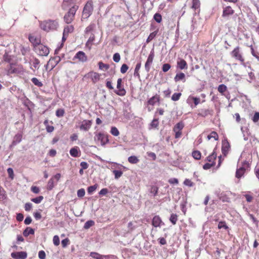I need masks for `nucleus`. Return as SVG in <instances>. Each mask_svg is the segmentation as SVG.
Wrapping results in <instances>:
<instances>
[{
  "label": "nucleus",
  "mask_w": 259,
  "mask_h": 259,
  "mask_svg": "<svg viewBox=\"0 0 259 259\" xmlns=\"http://www.w3.org/2000/svg\"><path fill=\"white\" fill-rule=\"evenodd\" d=\"M29 40L30 41L33 42L34 40L35 46L34 51L39 56H47L50 52L49 48L42 45L39 44V40L34 39L33 36L29 37Z\"/></svg>",
  "instance_id": "obj_1"
},
{
  "label": "nucleus",
  "mask_w": 259,
  "mask_h": 259,
  "mask_svg": "<svg viewBox=\"0 0 259 259\" xmlns=\"http://www.w3.org/2000/svg\"><path fill=\"white\" fill-rule=\"evenodd\" d=\"M39 26L41 29L49 32L57 30L59 26V24L56 20L49 19L39 22Z\"/></svg>",
  "instance_id": "obj_2"
},
{
  "label": "nucleus",
  "mask_w": 259,
  "mask_h": 259,
  "mask_svg": "<svg viewBox=\"0 0 259 259\" xmlns=\"http://www.w3.org/2000/svg\"><path fill=\"white\" fill-rule=\"evenodd\" d=\"M93 9V2L92 1H88L83 8L82 14V19H88L92 15Z\"/></svg>",
  "instance_id": "obj_3"
},
{
  "label": "nucleus",
  "mask_w": 259,
  "mask_h": 259,
  "mask_svg": "<svg viewBox=\"0 0 259 259\" xmlns=\"http://www.w3.org/2000/svg\"><path fill=\"white\" fill-rule=\"evenodd\" d=\"M78 8L77 6L73 5L69 9L68 13L64 16V19L67 23H70L72 21Z\"/></svg>",
  "instance_id": "obj_4"
},
{
  "label": "nucleus",
  "mask_w": 259,
  "mask_h": 259,
  "mask_svg": "<svg viewBox=\"0 0 259 259\" xmlns=\"http://www.w3.org/2000/svg\"><path fill=\"white\" fill-rule=\"evenodd\" d=\"M241 163L242 166L238 168L236 172V177L238 179L241 178L243 176L245 171L249 166V162L246 160L242 162Z\"/></svg>",
  "instance_id": "obj_5"
},
{
  "label": "nucleus",
  "mask_w": 259,
  "mask_h": 259,
  "mask_svg": "<svg viewBox=\"0 0 259 259\" xmlns=\"http://www.w3.org/2000/svg\"><path fill=\"white\" fill-rule=\"evenodd\" d=\"M232 57L235 58L236 59L239 60L241 64L244 65V59L242 56V54L240 51L239 47H236L231 53Z\"/></svg>",
  "instance_id": "obj_6"
},
{
  "label": "nucleus",
  "mask_w": 259,
  "mask_h": 259,
  "mask_svg": "<svg viewBox=\"0 0 259 259\" xmlns=\"http://www.w3.org/2000/svg\"><path fill=\"white\" fill-rule=\"evenodd\" d=\"M95 139L100 141L102 146L105 145L109 141L108 136L102 133L96 134L95 136Z\"/></svg>",
  "instance_id": "obj_7"
},
{
  "label": "nucleus",
  "mask_w": 259,
  "mask_h": 259,
  "mask_svg": "<svg viewBox=\"0 0 259 259\" xmlns=\"http://www.w3.org/2000/svg\"><path fill=\"white\" fill-rule=\"evenodd\" d=\"M101 75L95 72L91 71L88 73H87L84 76V77L86 78H90L91 79L92 81L94 83H96L98 82L100 78Z\"/></svg>",
  "instance_id": "obj_8"
},
{
  "label": "nucleus",
  "mask_w": 259,
  "mask_h": 259,
  "mask_svg": "<svg viewBox=\"0 0 259 259\" xmlns=\"http://www.w3.org/2000/svg\"><path fill=\"white\" fill-rule=\"evenodd\" d=\"M90 255L95 259H113L115 257L113 255H102L96 252H91Z\"/></svg>",
  "instance_id": "obj_9"
},
{
  "label": "nucleus",
  "mask_w": 259,
  "mask_h": 259,
  "mask_svg": "<svg viewBox=\"0 0 259 259\" xmlns=\"http://www.w3.org/2000/svg\"><path fill=\"white\" fill-rule=\"evenodd\" d=\"M92 122L90 120H83L80 123L79 129L83 131H88L92 126Z\"/></svg>",
  "instance_id": "obj_10"
},
{
  "label": "nucleus",
  "mask_w": 259,
  "mask_h": 259,
  "mask_svg": "<svg viewBox=\"0 0 259 259\" xmlns=\"http://www.w3.org/2000/svg\"><path fill=\"white\" fill-rule=\"evenodd\" d=\"M75 59H77L79 62L84 63L87 61L88 57L83 52L79 51L73 57V60H75Z\"/></svg>",
  "instance_id": "obj_11"
},
{
  "label": "nucleus",
  "mask_w": 259,
  "mask_h": 259,
  "mask_svg": "<svg viewBox=\"0 0 259 259\" xmlns=\"http://www.w3.org/2000/svg\"><path fill=\"white\" fill-rule=\"evenodd\" d=\"M121 82H122V79L120 78H118L117 79V91L116 92V93L119 96H124V95H125L126 92L124 89L121 88Z\"/></svg>",
  "instance_id": "obj_12"
},
{
  "label": "nucleus",
  "mask_w": 259,
  "mask_h": 259,
  "mask_svg": "<svg viewBox=\"0 0 259 259\" xmlns=\"http://www.w3.org/2000/svg\"><path fill=\"white\" fill-rule=\"evenodd\" d=\"M11 256L15 259H25L27 257V253L24 251L12 252Z\"/></svg>",
  "instance_id": "obj_13"
},
{
  "label": "nucleus",
  "mask_w": 259,
  "mask_h": 259,
  "mask_svg": "<svg viewBox=\"0 0 259 259\" xmlns=\"http://www.w3.org/2000/svg\"><path fill=\"white\" fill-rule=\"evenodd\" d=\"M152 224L154 227H160L161 226L164 225V223L158 215H155L153 217Z\"/></svg>",
  "instance_id": "obj_14"
},
{
  "label": "nucleus",
  "mask_w": 259,
  "mask_h": 259,
  "mask_svg": "<svg viewBox=\"0 0 259 259\" xmlns=\"http://www.w3.org/2000/svg\"><path fill=\"white\" fill-rule=\"evenodd\" d=\"M76 1L77 0H65L62 3V7L64 10H66L70 7L71 8L73 5H76Z\"/></svg>",
  "instance_id": "obj_15"
},
{
  "label": "nucleus",
  "mask_w": 259,
  "mask_h": 259,
  "mask_svg": "<svg viewBox=\"0 0 259 259\" xmlns=\"http://www.w3.org/2000/svg\"><path fill=\"white\" fill-rule=\"evenodd\" d=\"M230 149V145L227 140L222 141V151L224 155H226Z\"/></svg>",
  "instance_id": "obj_16"
},
{
  "label": "nucleus",
  "mask_w": 259,
  "mask_h": 259,
  "mask_svg": "<svg viewBox=\"0 0 259 259\" xmlns=\"http://www.w3.org/2000/svg\"><path fill=\"white\" fill-rule=\"evenodd\" d=\"M22 138V134L21 133H18L16 134L14 137L13 141L12 142L11 146H14L16 145L17 144L19 143Z\"/></svg>",
  "instance_id": "obj_17"
},
{
  "label": "nucleus",
  "mask_w": 259,
  "mask_h": 259,
  "mask_svg": "<svg viewBox=\"0 0 259 259\" xmlns=\"http://www.w3.org/2000/svg\"><path fill=\"white\" fill-rule=\"evenodd\" d=\"M95 36L94 33H92L90 37L89 38L88 41L85 44V46L87 47L89 50H91L92 48V46L93 44V42L95 40Z\"/></svg>",
  "instance_id": "obj_18"
},
{
  "label": "nucleus",
  "mask_w": 259,
  "mask_h": 259,
  "mask_svg": "<svg viewBox=\"0 0 259 259\" xmlns=\"http://www.w3.org/2000/svg\"><path fill=\"white\" fill-rule=\"evenodd\" d=\"M177 68L181 70L187 68V62L183 59H180L177 61Z\"/></svg>",
  "instance_id": "obj_19"
},
{
  "label": "nucleus",
  "mask_w": 259,
  "mask_h": 259,
  "mask_svg": "<svg viewBox=\"0 0 259 259\" xmlns=\"http://www.w3.org/2000/svg\"><path fill=\"white\" fill-rule=\"evenodd\" d=\"M234 13L233 10L231 7L228 6L225 7L223 10V16L226 17L233 14Z\"/></svg>",
  "instance_id": "obj_20"
},
{
  "label": "nucleus",
  "mask_w": 259,
  "mask_h": 259,
  "mask_svg": "<svg viewBox=\"0 0 259 259\" xmlns=\"http://www.w3.org/2000/svg\"><path fill=\"white\" fill-rule=\"evenodd\" d=\"M79 150L78 147H74L70 150V154L74 157H78L80 155L79 154Z\"/></svg>",
  "instance_id": "obj_21"
},
{
  "label": "nucleus",
  "mask_w": 259,
  "mask_h": 259,
  "mask_svg": "<svg viewBox=\"0 0 259 259\" xmlns=\"http://www.w3.org/2000/svg\"><path fill=\"white\" fill-rule=\"evenodd\" d=\"M123 169H114L112 170V172L114 175V178L116 180H118L123 175Z\"/></svg>",
  "instance_id": "obj_22"
},
{
  "label": "nucleus",
  "mask_w": 259,
  "mask_h": 259,
  "mask_svg": "<svg viewBox=\"0 0 259 259\" xmlns=\"http://www.w3.org/2000/svg\"><path fill=\"white\" fill-rule=\"evenodd\" d=\"M175 81L176 82L182 80L183 82L185 81V75L184 73L181 72L179 73H177L176 75L174 78Z\"/></svg>",
  "instance_id": "obj_23"
},
{
  "label": "nucleus",
  "mask_w": 259,
  "mask_h": 259,
  "mask_svg": "<svg viewBox=\"0 0 259 259\" xmlns=\"http://www.w3.org/2000/svg\"><path fill=\"white\" fill-rule=\"evenodd\" d=\"M111 163V169L113 170L118 169H125V167L122 165L114 162H109Z\"/></svg>",
  "instance_id": "obj_24"
},
{
  "label": "nucleus",
  "mask_w": 259,
  "mask_h": 259,
  "mask_svg": "<svg viewBox=\"0 0 259 259\" xmlns=\"http://www.w3.org/2000/svg\"><path fill=\"white\" fill-rule=\"evenodd\" d=\"M23 234L24 236L27 237L29 235H33L34 234V230L30 227H27L23 231Z\"/></svg>",
  "instance_id": "obj_25"
},
{
  "label": "nucleus",
  "mask_w": 259,
  "mask_h": 259,
  "mask_svg": "<svg viewBox=\"0 0 259 259\" xmlns=\"http://www.w3.org/2000/svg\"><path fill=\"white\" fill-rule=\"evenodd\" d=\"M96 25L94 23L90 24L85 29L84 32L85 34H88L90 32H92L95 29Z\"/></svg>",
  "instance_id": "obj_26"
},
{
  "label": "nucleus",
  "mask_w": 259,
  "mask_h": 259,
  "mask_svg": "<svg viewBox=\"0 0 259 259\" xmlns=\"http://www.w3.org/2000/svg\"><path fill=\"white\" fill-rule=\"evenodd\" d=\"M73 27L72 25L67 26L64 29V35H67L69 33L73 31Z\"/></svg>",
  "instance_id": "obj_27"
},
{
  "label": "nucleus",
  "mask_w": 259,
  "mask_h": 259,
  "mask_svg": "<svg viewBox=\"0 0 259 259\" xmlns=\"http://www.w3.org/2000/svg\"><path fill=\"white\" fill-rule=\"evenodd\" d=\"M158 191V188L155 185H153L151 186L150 189V193L152 194V195L154 196H155L157 195Z\"/></svg>",
  "instance_id": "obj_28"
},
{
  "label": "nucleus",
  "mask_w": 259,
  "mask_h": 259,
  "mask_svg": "<svg viewBox=\"0 0 259 259\" xmlns=\"http://www.w3.org/2000/svg\"><path fill=\"white\" fill-rule=\"evenodd\" d=\"M216 157L217 154L214 152H213L211 155H209L207 157V159L209 162H211V163H213V164H214V161Z\"/></svg>",
  "instance_id": "obj_29"
},
{
  "label": "nucleus",
  "mask_w": 259,
  "mask_h": 259,
  "mask_svg": "<svg viewBox=\"0 0 259 259\" xmlns=\"http://www.w3.org/2000/svg\"><path fill=\"white\" fill-rule=\"evenodd\" d=\"M128 161L132 164H136L139 161V160L135 156H131L128 158Z\"/></svg>",
  "instance_id": "obj_30"
},
{
  "label": "nucleus",
  "mask_w": 259,
  "mask_h": 259,
  "mask_svg": "<svg viewBox=\"0 0 259 259\" xmlns=\"http://www.w3.org/2000/svg\"><path fill=\"white\" fill-rule=\"evenodd\" d=\"M227 88L226 85L224 84L219 85L218 88V91L222 95H224V93L227 91Z\"/></svg>",
  "instance_id": "obj_31"
},
{
  "label": "nucleus",
  "mask_w": 259,
  "mask_h": 259,
  "mask_svg": "<svg viewBox=\"0 0 259 259\" xmlns=\"http://www.w3.org/2000/svg\"><path fill=\"white\" fill-rule=\"evenodd\" d=\"M95 225V222L93 220H89L87 221L83 226L84 229H88L90 227L93 226Z\"/></svg>",
  "instance_id": "obj_32"
},
{
  "label": "nucleus",
  "mask_w": 259,
  "mask_h": 259,
  "mask_svg": "<svg viewBox=\"0 0 259 259\" xmlns=\"http://www.w3.org/2000/svg\"><path fill=\"white\" fill-rule=\"evenodd\" d=\"M99 69L102 70H107L109 68V66L108 64L103 63L102 62H99L98 63Z\"/></svg>",
  "instance_id": "obj_33"
},
{
  "label": "nucleus",
  "mask_w": 259,
  "mask_h": 259,
  "mask_svg": "<svg viewBox=\"0 0 259 259\" xmlns=\"http://www.w3.org/2000/svg\"><path fill=\"white\" fill-rule=\"evenodd\" d=\"M39 61L37 59H35L32 62V67H31V69L33 70L35 69H38L39 68Z\"/></svg>",
  "instance_id": "obj_34"
},
{
  "label": "nucleus",
  "mask_w": 259,
  "mask_h": 259,
  "mask_svg": "<svg viewBox=\"0 0 259 259\" xmlns=\"http://www.w3.org/2000/svg\"><path fill=\"white\" fill-rule=\"evenodd\" d=\"M207 138L208 140L212 138H213L214 140H218L219 137L218 134L215 132L213 131L209 135H208Z\"/></svg>",
  "instance_id": "obj_35"
},
{
  "label": "nucleus",
  "mask_w": 259,
  "mask_h": 259,
  "mask_svg": "<svg viewBox=\"0 0 259 259\" xmlns=\"http://www.w3.org/2000/svg\"><path fill=\"white\" fill-rule=\"evenodd\" d=\"M200 3L199 0H192V8L196 10L200 7Z\"/></svg>",
  "instance_id": "obj_36"
},
{
  "label": "nucleus",
  "mask_w": 259,
  "mask_h": 259,
  "mask_svg": "<svg viewBox=\"0 0 259 259\" xmlns=\"http://www.w3.org/2000/svg\"><path fill=\"white\" fill-rule=\"evenodd\" d=\"M169 221L173 225H175L178 221V215L176 214L172 213L170 215Z\"/></svg>",
  "instance_id": "obj_37"
},
{
  "label": "nucleus",
  "mask_w": 259,
  "mask_h": 259,
  "mask_svg": "<svg viewBox=\"0 0 259 259\" xmlns=\"http://www.w3.org/2000/svg\"><path fill=\"white\" fill-rule=\"evenodd\" d=\"M54 187V179L52 178L50 179L48 183L47 189L48 190H51Z\"/></svg>",
  "instance_id": "obj_38"
},
{
  "label": "nucleus",
  "mask_w": 259,
  "mask_h": 259,
  "mask_svg": "<svg viewBox=\"0 0 259 259\" xmlns=\"http://www.w3.org/2000/svg\"><path fill=\"white\" fill-rule=\"evenodd\" d=\"M154 57V52L153 50H152L150 52V53L148 57V59H147L146 62L152 64Z\"/></svg>",
  "instance_id": "obj_39"
},
{
  "label": "nucleus",
  "mask_w": 259,
  "mask_h": 259,
  "mask_svg": "<svg viewBox=\"0 0 259 259\" xmlns=\"http://www.w3.org/2000/svg\"><path fill=\"white\" fill-rule=\"evenodd\" d=\"M141 63H139L137 64L135 69V71H134V76H138L139 77H140L139 71L141 68Z\"/></svg>",
  "instance_id": "obj_40"
},
{
  "label": "nucleus",
  "mask_w": 259,
  "mask_h": 259,
  "mask_svg": "<svg viewBox=\"0 0 259 259\" xmlns=\"http://www.w3.org/2000/svg\"><path fill=\"white\" fill-rule=\"evenodd\" d=\"M31 81L33 82L34 84L35 85L41 87L42 86V83L41 81H40L37 78L33 77L31 79Z\"/></svg>",
  "instance_id": "obj_41"
},
{
  "label": "nucleus",
  "mask_w": 259,
  "mask_h": 259,
  "mask_svg": "<svg viewBox=\"0 0 259 259\" xmlns=\"http://www.w3.org/2000/svg\"><path fill=\"white\" fill-rule=\"evenodd\" d=\"M158 98L155 96H153L148 100V103L149 104L153 106L157 102H158Z\"/></svg>",
  "instance_id": "obj_42"
},
{
  "label": "nucleus",
  "mask_w": 259,
  "mask_h": 259,
  "mask_svg": "<svg viewBox=\"0 0 259 259\" xmlns=\"http://www.w3.org/2000/svg\"><path fill=\"white\" fill-rule=\"evenodd\" d=\"M192 156L195 159L199 160L201 158V154L199 151H194L192 152Z\"/></svg>",
  "instance_id": "obj_43"
},
{
  "label": "nucleus",
  "mask_w": 259,
  "mask_h": 259,
  "mask_svg": "<svg viewBox=\"0 0 259 259\" xmlns=\"http://www.w3.org/2000/svg\"><path fill=\"white\" fill-rule=\"evenodd\" d=\"M98 188V185L95 184L93 186H91L88 187V193L89 194H92Z\"/></svg>",
  "instance_id": "obj_44"
},
{
  "label": "nucleus",
  "mask_w": 259,
  "mask_h": 259,
  "mask_svg": "<svg viewBox=\"0 0 259 259\" xmlns=\"http://www.w3.org/2000/svg\"><path fill=\"white\" fill-rule=\"evenodd\" d=\"M43 199H44V197L42 196H39L36 198H32L31 199V201L35 203L39 204L42 201V200Z\"/></svg>",
  "instance_id": "obj_45"
},
{
  "label": "nucleus",
  "mask_w": 259,
  "mask_h": 259,
  "mask_svg": "<svg viewBox=\"0 0 259 259\" xmlns=\"http://www.w3.org/2000/svg\"><path fill=\"white\" fill-rule=\"evenodd\" d=\"M184 126V123L182 122L178 123L174 127V131H182Z\"/></svg>",
  "instance_id": "obj_46"
},
{
  "label": "nucleus",
  "mask_w": 259,
  "mask_h": 259,
  "mask_svg": "<svg viewBox=\"0 0 259 259\" xmlns=\"http://www.w3.org/2000/svg\"><path fill=\"white\" fill-rule=\"evenodd\" d=\"M110 133L114 136H118L119 135V132L118 129L114 126L111 127Z\"/></svg>",
  "instance_id": "obj_47"
},
{
  "label": "nucleus",
  "mask_w": 259,
  "mask_h": 259,
  "mask_svg": "<svg viewBox=\"0 0 259 259\" xmlns=\"http://www.w3.org/2000/svg\"><path fill=\"white\" fill-rule=\"evenodd\" d=\"M156 34H157V31H156L151 33L150 34V35H149V36L148 37V38L146 40V42L147 43H148L150 41H151L156 36Z\"/></svg>",
  "instance_id": "obj_48"
},
{
  "label": "nucleus",
  "mask_w": 259,
  "mask_h": 259,
  "mask_svg": "<svg viewBox=\"0 0 259 259\" xmlns=\"http://www.w3.org/2000/svg\"><path fill=\"white\" fill-rule=\"evenodd\" d=\"M241 132L243 134V137H244V140L245 141H247L248 140L247 135H248V132H247V129L246 127H242L241 128Z\"/></svg>",
  "instance_id": "obj_49"
},
{
  "label": "nucleus",
  "mask_w": 259,
  "mask_h": 259,
  "mask_svg": "<svg viewBox=\"0 0 259 259\" xmlns=\"http://www.w3.org/2000/svg\"><path fill=\"white\" fill-rule=\"evenodd\" d=\"M218 228L220 229H224L225 230H227L228 229V227L225 222L221 221L219 223Z\"/></svg>",
  "instance_id": "obj_50"
},
{
  "label": "nucleus",
  "mask_w": 259,
  "mask_h": 259,
  "mask_svg": "<svg viewBox=\"0 0 259 259\" xmlns=\"http://www.w3.org/2000/svg\"><path fill=\"white\" fill-rule=\"evenodd\" d=\"M188 100H192L193 101L194 104L195 106H197L198 104L200 103V100L199 98L194 97H189Z\"/></svg>",
  "instance_id": "obj_51"
},
{
  "label": "nucleus",
  "mask_w": 259,
  "mask_h": 259,
  "mask_svg": "<svg viewBox=\"0 0 259 259\" xmlns=\"http://www.w3.org/2000/svg\"><path fill=\"white\" fill-rule=\"evenodd\" d=\"M181 96V93H174L171 97V100L174 101H177L179 100Z\"/></svg>",
  "instance_id": "obj_52"
},
{
  "label": "nucleus",
  "mask_w": 259,
  "mask_h": 259,
  "mask_svg": "<svg viewBox=\"0 0 259 259\" xmlns=\"http://www.w3.org/2000/svg\"><path fill=\"white\" fill-rule=\"evenodd\" d=\"M154 19L155 20V21L156 22H157V23H160L161 22V20H162V17H161V15L159 14V13H156L154 15Z\"/></svg>",
  "instance_id": "obj_53"
},
{
  "label": "nucleus",
  "mask_w": 259,
  "mask_h": 259,
  "mask_svg": "<svg viewBox=\"0 0 259 259\" xmlns=\"http://www.w3.org/2000/svg\"><path fill=\"white\" fill-rule=\"evenodd\" d=\"M65 111L64 109H59L56 112V115L58 117H61L63 116L64 114Z\"/></svg>",
  "instance_id": "obj_54"
},
{
  "label": "nucleus",
  "mask_w": 259,
  "mask_h": 259,
  "mask_svg": "<svg viewBox=\"0 0 259 259\" xmlns=\"http://www.w3.org/2000/svg\"><path fill=\"white\" fill-rule=\"evenodd\" d=\"M250 192H248L247 194L244 195L245 197L246 201L248 202H251L253 200V197L250 194Z\"/></svg>",
  "instance_id": "obj_55"
},
{
  "label": "nucleus",
  "mask_w": 259,
  "mask_h": 259,
  "mask_svg": "<svg viewBox=\"0 0 259 259\" xmlns=\"http://www.w3.org/2000/svg\"><path fill=\"white\" fill-rule=\"evenodd\" d=\"M77 195L78 197H82L85 195V190L84 189L81 188L79 189L77 192Z\"/></svg>",
  "instance_id": "obj_56"
},
{
  "label": "nucleus",
  "mask_w": 259,
  "mask_h": 259,
  "mask_svg": "<svg viewBox=\"0 0 259 259\" xmlns=\"http://www.w3.org/2000/svg\"><path fill=\"white\" fill-rule=\"evenodd\" d=\"M7 172H8V174L9 175V178L11 180H13L14 179V174L13 169L12 168L9 167L7 169Z\"/></svg>",
  "instance_id": "obj_57"
},
{
  "label": "nucleus",
  "mask_w": 259,
  "mask_h": 259,
  "mask_svg": "<svg viewBox=\"0 0 259 259\" xmlns=\"http://www.w3.org/2000/svg\"><path fill=\"white\" fill-rule=\"evenodd\" d=\"M170 67H171V66L169 64L165 63L163 65L162 69L163 72H166L169 70Z\"/></svg>",
  "instance_id": "obj_58"
},
{
  "label": "nucleus",
  "mask_w": 259,
  "mask_h": 259,
  "mask_svg": "<svg viewBox=\"0 0 259 259\" xmlns=\"http://www.w3.org/2000/svg\"><path fill=\"white\" fill-rule=\"evenodd\" d=\"M113 60L115 62H118L120 60V56L119 53H115L113 57Z\"/></svg>",
  "instance_id": "obj_59"
},
{
  "label": "nucleus",
  "mask_w": 259,
  "mask_h": 259,
  "mask_svg": "<svg viewBox=\"0 0 259 259\" xmlns=\"http://www.w3.org/2000/svg\"><path fill=\"white\" fill-rule=\"evenodd\" d=\"M53 243L55 246H58L59 245L60 239H59L58 236H57V235L54 236L53 237Z\"/></svg>",
  "instance_id": "obj_60"
},
{
  "label": "nucleus",
  "mask_w": 259,
  "mask_h": 259,
  "mask_svg": "<svg viewBox=\"0 0 259 259\" xmlns=\"http://www.w3.org/2000/svg\"><path fill=\"white\" fill-rule=\"evenodd\" d=\"M53 61H55V63L52 65L53 67H54L60 61V58L59 57H56L52 59H50L49 61V63H51Z\"/></svg>",
  "instance_id": "obj_61"
},
{
  "label": "nucleus",
  "mask_w": 259,
  "mask_h": 259,
  "mask_svg": "<svg viewBox=\"0 0 259 259\" xmlns=\"http://www.w3.org/2000/svg\"><path fill=\"white\" fill-rule=\"evenodd\" d=\"M128 68V66L125 64H123L120 68L121 73H125L127 71Z\"/></svg>",
  "instance_id": "obj_62"
},
{
  "label": "nucleus",
  "mask_w": 259,
  "mask_h": 259,
  "mask_svg": "<svg viewBox=\"0 0 259 259\" xmlns=\"http://www.w3.org/2000/svg\"><path fill=\"white\" fill-rule=\"evenodd\" d=\"M254 122H257L259 120V112H255L252 118Z\"/></svg>",
  "instance_id": "obj_63"
},
{
  "label": "nucleus",
  "mask_w": 259,
  "mask_h": 259,
  "mask_svg": "<svg viewBox=\"0 0 259 259\" xmlns=\"http://www.w3.org/2000/svg\"><path fill=\"white\" fill-rule=\"evenodd\" d=\"M38 255L39 259H46V253L44 250L39 251Z\"/></svg>",
  "instance_id": "obj_64"
}]
</instances>
